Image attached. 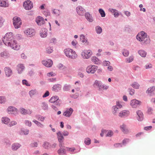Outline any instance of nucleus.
Segmentation results:
<instances>
[{
	"label": "nucleus",
	"instance_id": "1",
	"mask_svg": "<svg viewBox=\"0 0 155 155\" xmlns=\"http://www.w3.org/2000/svg\"><path fill=\"white\" fill-rule=\"evenodd\" d=\"M137 39L139 41H142L146 44L149 43L150 42V38L147 37V33L143 31H142L138 34L137 36Z\"/></svg>",
	"mask_w": 155,
	"mask_h": 155
},
{
	"label": "nucleus",
	"instance_id": "2",
	"mask_svg": "<svg viewBox=\"0 0 155 155\" xmlns=\"http://www.w3.org/2000/svg\"><path fill=\"white\" fill-rule=\"evenodd\" d=\"M65 55L68 57L71 58H75L77 56V54L75 51L72 49L68 48L64 49V51Z\"/></svg>",
	"mask_w": 155,
	"mask_h": 155
},
{
	"label": "nucleus",
	"instance_id": "3",
	"mask_svg": "<svg viewBox=\"0 0 155 155\" xmlns=\"http://www.w3.org/2000/svg\"><path fill=\"white\" fill-rule=\"evenodd\" d=\"M14 39L12 33L10 32L7 33L5 34L2 40L6 45Z\"/></svg>",
	"mask_w": 155,
	"mask_h": 155
},
{
	"label": "nucleus",
	"instance_id": "4",
	"mask_svg": "<svg viewBox=\"0 0 155 155\" xmlns=\"http://www.w3.org/2000/svg\"><path fill=\"white\" fill-rule=\"evenodd\" d=\"M6 45L10 46L13 49L16 50H19L21 48L20 46L18 44L16 41L14 39L11 42H10L9 43L7 44Z\"/></svg>",
	"mask_w": 155,
	"mask_h": 155
},
{
	"label": "nucleus",
	"instance_id": "5",
	"mask_svg": "<svg viewBox=\"0 0 155 155\" xmlns=\"http://www.w3.org/2000/svg\"><path fill=\"white\" fill-rule=\"evenodd\" d=\"M13 25L15 28L18 29L21 27V21L20 18L17 17H15L13 19Z\"/></svg>",
	"mask_w": 155,
	"mask_h": 155
},
{
	"label": "nucleus",
	"instance_id": "6",
	"mask_svg": "<svg viewBox=\"0 0 155 155\" xmlns=\"http://www.w3.org/2000/svg\"><path fill=\"white\" fill-rule=\"evenodd\" d=\"M23 6L24 8L27 10H30L33 7V3L30 0H28L24 2Z\"/></svg>",
	"mask_w": 155,
	"mask_h": 155
},
{
	"label": "nucleus",
	"instance_id": "7",
	"mask_svg": "<svg viewBox=\"0 0 155 155\" xmlns=\"http://www.w3.org/2000/svg\"><path fill=\"white\" fill-rule=\"evenodd\" d=\"M97 66L93 65H90L86 68V71L88 73L94 74L97 70Z\"/></svg>",
	"mask_w": 155,
	"mask_h": 155
},
{
	"label": "nucleus",
	"instance_id": "8",
	"mask_svg": "<svg viewBox=\"0 0 155 155\" xmlns=\"http://www.w3.org/2000/svg\"><path fill=\"white\" fill-rule=\"evenodd\" d=\"M49 101L52 103H55L56 105L58 106H59L61 105V101L59 100V97L58 96H55L52 97Z\"/></svg>",
	"mask_w": 155,
	"mask_h": 155
},
{
	"label": "nucleus",
	"instance_id": "9",
	"mask_svg": "<svg viewBox=\"0 0 155 155\" xmlns=\"http://www.w3.org/2000/svg\"><path fill=\"white\" fill-rule=\"evenodd\" d=\"M92 52L91 50H88L84 51L81 53V55L83 58L87 59L92 55Z\"/></svg>",
	"mask_w": 155,
	"mask_h": 155
},
{
	"label": "nucleus",
	"instance_id": "10",
	"mask_svg": "<svg viewBox=\"0 0 155 155\" xmlns=\"http://www.w3.org/2000/svg\"><path fill=\"white\" fill-rule=\"evenodd\" d=\"M141 104L140 101L134 99L130 101V104L132 107L136 108L140 106Z\"/></svg>",
	"mask_w": 155,
	"mask_h": 155
},
{
	"label": "nucleus",
	"instance_id": "11",
	"mask_svg": "<svg viewBox=\"0 0 155 155\" xmlns=\"http://www.w3.org/2000/svg\"><path fill=\"white\" fill-rule=\"evenodd\" d=\"M57 135L58 141L60 143L59 146L60 147H62V146L64 145L63 142L64 139V137L62 134H61L60 132H58L57 134Z\"/></svg>",
	"mask_w": 155,
	"mask_h": 155
},
{
	"label": "nucleus",
	"instance_id": "12",
	"mask_svg": "<svg viewBox=\"0 0 155 155\" xmlns=\"http://www.w3.org/2000/svg\"><path fill=\"white\" fill-rule=\"evenodd\" d=\"M24 33L27 36H31L35 35V31L34 29L31 28L25 30Z\"/></svg>",
	"mask_w": 155,
	"mask_h": 155
},
{
	"label": "nucleus",
	"instance_id": "13",
	"mask_svg": "<svg viewBox=\"0 0 155 155\" xmlns=\"http://www.w3.org/2000/svg\"><path fill=\"white\" fill-rule=\"evenodd\" d=\"M35 21L37 24L40 26L42 25L45 23L44 19L43 17L40 16H38L36 18Z\"/></svg>",
	"mask_w": 155,
	"mask_h": 155
},
{
	"label": "nucleus",
	"instance_id": "14",
	"mask_svg": "<svg viewBox=\"0 0 155 155\" xmlns=\"http://www.w3.org/2000/svg\"><path fill=\"white\" fill-rule=\"evenodd\" d=\"M42 64L47 67H51L53 64V61L51 59H48L47 60H43L42 61Z\"/></svg>",
	"mask_w": 155,
	"mask_h": 155
},
{
	"label": "nucleus",
	"instance_id": "15",
	"mask_svg": "<svg viewBox=\"0 0 155 155\" xmlns=\"http://www.w3.org/2000/svg\"><path fill=\"white\" fill-rule=\"evenodd\" d=\"M73 111V110L71 108L67 109L65 111L63 115L65 116L69 117L71 115Z\"/></svg>",
	"mask_w": 155,
	"mask_h": 155
},
{
	"label": "nucleus",
	"instance_id": "16",
	"mask_svg": "<svg viewBox=\"0 0 155 155\" xmlns=\"http://www.w3.org/2000/svg\"><path fill=\"white\" fill-rule=\"evenodd\" d=\"M138 116L137 117V120L139 121H141L143 119V114L142 112L140 110H138L136 112Z\"/></svg>",
	"mask_w": 155,
	"mask_h": 155
},
{
	"label": "nucleus",
	"instance_id": "17",
	"mask_svg": "<svg viewBox=\"0 0 155 155\" xmlns=\"http://www.w3.org/2000/svg\"><path fill=\"white\" fill-rule=\"evenodd\" d=\"M77 12L79 15H83L85 12L84 9L81 6H78L76 8Z\"/></svg>",
	"mask_w": 155,
	"mask_h": 155
},
{
	"label": "nucleus",
	"instance_id": "18",
	"mask_svg": "<svg viewBox=\"0 0 155 155\" xmlns=\"http://www.w3.org/2000/svg\"><path fill=\"white\" fill-rule=\"evenodd\" d=\"M130 114V112L128 110H124L121 111L119 114V116L121 117L124 116H127Z\"/></svg>",
	"mask_w": 155,
	"mask_h": 155
},
{
	"label": "nucleus",
	"instance_id": "19",
	"mask_svg": "<svg viewBox=\"0 0 155 155\" xmlns=\"http://www.w3.org/2000/svg\"><path fill=\"white\" fill-rule=\"evenodd\" d=\"M8 6V3L6 0H0V6L6 8Z\"/></svg>",
	"mask_w": 155,
	"mask_h": 155
},
{
	"label": "nucleus",
	"instance_id": "20",
	"mask_svg": "<svg viewBox=\"0 0 155 155\" xmlns=\"http://www.w3.org/2000/svg\"><path fill=\"white\" fill-rule=\"evenodd\" d=\"M120 128L121 131L124 133L127 134L129 132L126 125L124 124H123L120 125Z\"/></svg>",
	"mask_w": 155,
	"mask_h": 155
},
{
	"label": "nucleus",
	"instance_id": "21",
	"mask_svg": "<svg viewBox=\"0 0 155 155\" xmlns=\"http://www.w3.org/2000/svg\"><path fill=\"white\" fill-rule=\"evenodd\" d=\"M16 110L15 107L10 106L8 108L7 111L9 113L14 114L17 112Z\"/></svg>",
	"mask_w": 155,
	"mask_h": 155
},
{
	"label": "nucleus",
	"instance_id": "22",
	"mask_svg": "<svg viewBox=\"0 0 155 155\" xmlns=\"http://www.w3.org/2000/svg\"><path fill=\"white\" fill-rule=\"evenodd\" d=\"M17 70L19 74L21 73L25 69V67L22 64H18L17 65Z\"/></svg>",
	"mask_w": 155,
	"mask_h": 155
},
{
	"label": "nucleus",
	"instance_id": "23",
	"mask_svg": "<svg viewBox=\"0 0 155 155\" xmlns=\"http://www.w3.org/2000/svg\"><path fill=\"white\" fill-rule=\"evenodd\" d=\"M5 71L6 75L9 77L12 74V70L8 67H5Z\"/></svg>",
	"mask_w": 155,
	"mask_h": 155
},
{
	"label": "nucleus",
	"instance_id": "24",
	"mask_svg": "<svg viewBox=\"0 0 155 155\" xmlns=\"http://www.w3.org/2000/svg\"><path fill=\"white\" fill-rule=\"evenodd\" d=\"M48 30L45 28L42 29L40 33V35L42 38L46 37L47 35V31Z\"/></svg>",
	"mask_w": 155,
	"mask_h": 155
},
{
	"label": "nucleus",
	"instance_id": "25",
	"mask_svg": "<svg viewBox=\"0 0 155 155\" xmlns=\"http://www.w3.org/2000/svg\"><path fill=\"white\" fill-rule=\"evenodd\" d=\"M20 111L21 113L23 114H30L32 112L30 110H27L23 108L21 109Z\"/></svg>",
	"mask_w": 155,
	"mask_h": 155
},
{
	"label": "nucleus",
	"instance_id": "26",
	"mask_svg": "<svg viewBox=\"0 0 155 155\" xmlns=\"http://www.w3.org/2000/svg\"><path fill=\"white\" fill-rule=\"evenodd\" d=\"M109 10L113 14L114 16L115 17H117L119 15V14L118 12L115 9L110 8L109 9Z\"/></svg>",
	"mask_w": 155,
	"mask_h": 155
},
{
	"label": "nucleus",
	"instance_id": "27",
	"mask_svg": "<svg viewBox=\"0 0 155 155\" xmlns=\"http://www.w3.org/2000/svg\"><path fill=\"white\" fill-rule=\"evenodd\" d=\"M64 147V146L63 145L62 147H60L59 149L57 151V153L59 155H63L66 153L65 150L63 148Z\"/></svg>",
	"mask_w": 155,
	"mask_h": 155
},
{
	"label": "nucleus",
	"instance_id": "28",
	"mask_svg": "<svg viewBox=\"0 0 155 155\" xmlns=\"http://www.w3.org/2000/svg\"><path fill=\"white\" fill-rule=\"evenodd\" d=\"M85 16L87 20L90 22H92L93 21V19L92 16L88 12L85 14Z\"/></svg>",
	"mask_w": 155,
	"mask_h": 155
},
{
	"label": "nucleus",
	"instance_id": "29",
	"mask_svg": "<svg viewBox=\"0 0 155 155\" xmlns=\"http://www.w3.org/2000/svg\"><path fill=\"white\" fill-rule=\"evenodd\" d=\"M21 145L18 143H15L12 145V149L14 150H16Z\"/></svg>",
	"mask_w": 155,
	"mask_h": 155
},
{
	"label": "nucleus",
	"instance_id": "30",
	"mask_svg": "<svg viewBox=\"0 0 155 155\" xmlns=\"http://www.w3.org/2000/svg\"><path fill=\"white\" fill-rule=\"evenodd\" d=\"M2 121L5 124H7L10 122V120L8 117H5L2 118Z\"/></svg>",
	"mask_w": 155,
	"mask_h": 155
},
{
	"label": "nucleus",
	"instance_id": "31",
	"mask_svg": "<svg viewBox=\"0 0 155 155\" xmlns=\"http://www.w3.org/2000/svg\"><path fill=\"white\" fill-rule=\"evenodd\" d=\"M92 61L95 64H97L100 63V60L96 57H93L91 58Z\"/></svg>",
	"mask_w": 155,
	"mask_h": 155
},
{
	"label": "nucleus",
	"instance_id": "32",
	"mask_svg": "<svg viewBox=\"0 0 155 155\" xmlns=\"http://www.w3.org/2000/svg\"><path fill=\"white\" fill-rule=\"evenodd\" d=\"M102 84V83L101 81L97 80H96L95 81L94 83V86H97V87L99 88L101 86V85Z\"/></svg>",
	"mask_w": 155,
	"mask_h": 155
},
{
	"label": "nucleus",
	"instance_id": "33",
	"mask_svg": "<svg viewBox=\"0 0 155 155\" xmlns=\"http://www.w3.org/2000/svg\"><path fill=\"white\" fill-rule=\"evenodd\" d=\"M138 53L141 57H145L147 54V52L143 50H139Z\"/></svg>",
	"mask_w": 155,
	"mask_h": 155
},
{
	"label": "nucleus",
	"instance_id": "34",
	"mask_svg": "<svg viewBox=\"0 0 155 155\" xmlns=\"http://www.w3.org/2000/svg\"><path fill=\"white\" fill-rule=\"evenodd\" d=\"M33 122H34L35 124H36L38 127L41 128H42L44 127V125L43 124H41V123L35 120H33Z\"/></svg>",
	"mask_w": 155,
	"mask_h": 155
},
{
	"label": "nucleus",
	"instance_id": "35",
	"mask_svg": "<svg viewBox=\"0 0 155 155\" xmlns=\"http://www.w3.org/2000/svg\"><path fill=\"white\" fill-rule=\"evenodd\" d=\"M155 90V87L153 86L148 88L146 91V93L148 94L151 93Z\"/></svg>",
	"mask_w": 155,
	"mask_h": 155
},
{
	"label": "nucleus",
	"instance_id": "36",
	"mask_svg": "<svg viewBox=\"0 0 155 155\" xmlns=\"http://www.w3.org/2000/svg\"><path fill=\"white\" fill-rule=\"evenodd\" d=\"M37 92L36 90H32L29 92V94L31 97H32L37 94Z\"/></svg>",
	"mask_w": 155,
	"mask_h": 155
},
{
	"label": "nucleus",
	"instance_id": "37",
	"mask_svg": "<svg viewBox=\"0 0 155 155\" xmlns=\"http://www.w3.org/2000/svg\"><path fill=\"white\" fill-rule=\"evenodd\" d=\"M131 86L135 89H138L140 87V85L138 83L136 82H134L133 83L131 84Z\"/></svg>",
	"mask_w": 155,
	"mask_h": 155
},
{
	"label": "nucleus",
	"instance_id": "38",
	"mask_svg": "<svg viewBox=\"0 0 155 155\" xmlns=\"http://www.w3.org/2000/svg\"><path fill=\"white\" fill-rule=\"evenodd\" d=\"M53 13L57 16H59L60 14V11L57 9H54L52 11Z\"/></svg>",
	"mask_w": 155,
	"mask_h": 155
},
{
	"label": "nucleus",
	"instance_id": "39",
	"mask_svg": "<svg viewBox=\"0 0 155 155\" xmlns=\"http://www.w3.org/2000/svg\"><path fill=\"white\" fill-rule=\"evenodd\" d=\"M80 40L83 43H86L87 40L84 35H80Z\"/></svg>",
	"mask_w": 155,
	"mask_h": 155
},
{
	"label": "nucleus",
	"instance_id": "40",
	"mask_svg": "<svg viewBox=\"0 0 155 155\" xmlns=\"http://www.w3.org/2000/svg\"><path fill=\"white\" fill-rule=\"evenodd\" d=\"M96 30L97 33L98 34H100L102 32V28L98 26L96 27Z\"/></svg>",
	"mask_w": 155,
	"mask_h": 155
},
{
	"label": "nucleus",
	"instance_id": "41",
	"mask_svg": "<svg viewBox=\"0 0 155 155\" xmlns=\"http://www.w3.org/2000/svg\"><path fill=\"white\" fill-rule=\"evenodd\" d=\"M84 142L86 145H89L91 144V140L89 138H87L85 139Z\"/></svg>",
	"mask_w": 155,
	"mask_h": 155
},
{
	"label": "nucleus",
	"instance_id": "42",
	"mask_svg": "<svg viewBox=\"0 0 155 155\" xmlns=\"http://www.w3.org/2000/svg\"><path fill=\"white\" fill-rule=\"evenodd\" d=\"M61 87V85L59 84H55L53 86L52 89L53 90L55 91L56 90H58Z\"/></svg>",
	"mask_w": 155,
	"mask_h": 155
},
{
	"label": "nucleus",
	"instance_id": "43",
	"mask_svg": "<svg viewBox=\"0 0 155 155\" xmlns=\"http://www.w3.org/2000/svg\"><path fill=\"white\" fill-rule=\"evenodd\" d=\"M134 59V57L132 56L126 59V62L127 63H130Z\"/></svg>",
	"mask_w": 155,
	"mask_h": 155
},
{
	"label": "nucleus",
	"instance_id": "44",
	"mask_svg": "<svg viewBox=\"0 0 155 155\" xmlns=\"http://www.w3.org/2000/svg\"><path fill=\"white\" fill-rule=\"evenodd\" d=\"M41 107L44 110H46L48 108V104L45 102H43L41 104Z\"/></svg>",
	"mask_w": 155,
	"mask_h": 155
},
{
	"label": "nucleus",
	"instance_id": "45",
	"mask_svg": "<svg viewBox=\"0 0 155 155\" xmlns=\"http://www.w3.org/2000/svg\"><path fill=\"white\" fill-rule=\"evenodd\" d=\"M0 55L2 57H5L8 56V53L6 51H3L1 53Z\"/></svg>",
	"mask_w": 155,
	"mask_h": 155
},
{
	"label": "nucleus",
	"instance_id": "46",
	"mask_svg": "<svg viewBox=\"0 0 155 155\" xmlns=\"http://www.w3.org/2000/svg\"><path fill=\"white\" fill-rule=\"evenodd\" d=\"M99 11L101 17H104L105 16V12L103 9H100L99 10Z\"/></svg>",
	"mask_w": 155,
	"mask_h": 155
},
{
	"label": "nucleus",
	"instance_id": "47",
	"mask_svg": "<svg viewBox=\"0 0 155 155\" xmlns=\"http://www.w3.org/2000/svg\"><path fill=\"white\" fill-rule=\"evenodd\" d=\"M122 102L117 101L116 102V106H117L118 108H120L122 107Z\"/></svg>",
	"mask_w": 155,
	"mask_h": 155
},
{
	"label": "nucleus",
	"instance_id": "48",
	"mask_svg": "<svg viewBox=\"0 0 155 155\" xmlns=\"http://www.w3.org/2000/svg\"><path fill=\"white\" fill-rule=\"evenodd\" d=\"M43 14L46 16H49L50 15V12L48 10H45L43 12Z\"/></svg>",
	"mask_w": 155,
	"mask_h": 155
},
{
	"label": "nucleus",
	"instance_id": "49",
	"mask_svg": "<svg viewBox=\"0 0 155 155\" xmlns=\"http://www.w3.org/2000/svg\"><path fill=\"white\" fill-rule=\"evenodd\" d=\"M113 134V132L110 130H109L107 132V134H106V136L107 137H111Z\"/></svg>",
	"mask_w": 155,
	"mask_h": 155
},
{
	"label": "nucleus",
	"instance_id": "50",
	"mask_svg": "<svg viewBox=\"0 0 155 155\" xmlns=\"http://www.w3.org/2000/svg\"><path fill=\"white\" fill-rule=\"evenodd\" d=\"M5 101L6 99L4 97L0 96V103H3Z\"/></svg>",
	"mask_w": 155,
	"mask_h": 155
},
{
	"label": "nucleus",
	"instance_id": "51",
	"mask_svg": "<svg viewBox=\"0 0 155 155\" xmlns=\"http://www.w3.org/2000/svg\"><path fill=\"white\" fill-rule=\"evenodd\" d=\"M113 113L114 114H115L117 111H118V110L119 109L118 107L116 106H114L113 107Z\"/></svg>",
	"mask_w": 155,
	"mask_h": 155
},
{
	"label": "nucleus",
	"instance_id": "52",
	"mask_svg": "<svg viewBox=\"0 0 155 155\" xmlns=\"http://www.w3.org/2000/svg\"><path fill=\"white\" fill-rule=\"evenodd\" d=\"M108 88V86L102 85V84L99 89L101 90H107Z\"/></svg>",
	"mask_w": 155,
	"mask_h": 155
},
{
	"label": "nucleus",
	"instance_id": "53",
	"mask_svg": "<svg viewBox=\"0 0 155 155\" xmlns=\"http://www.w3.org/2000/svg\"><path fill=\"white\" fill-rule=\"evenodd\" d=\"M123 54L124 56L127 57L129 54V51L126 50H124Z\"/></svg>",
	"mask_w": 155,
	"mask_h": 155
},
{
	"label": "nucleus",
	"instance_id": "54",
	"mask_svg": "<svg viewBox=\"0 0 155 155\" xmlns=\"http://www.w3.org/2000/svg\"><path fill=\"white\" fill-rule=\"evenodd\" d=\"M43 146L45 148L48 149L49 147V144L48 142H45L44 143Z\"/></svg>",
	"mask_w": 155,
	"mask_h": 155
},
{
	"label": "nucleus",
	"instance_id": "55",
	"mask_svg": "<svg viewBox=\"0 0 155 155\" xmlns=\"http://www.w3.org/2000/svg\"><path fill=\"white\" fill-rule=\"evenodd\" d=\"M29 130H22L21 132V134H24L25 135H27L28 134Z\"/></svg>",
	"mask_w": 155,
	"mask_h": 155
},
{
	"label": "nucleus",
	"instance_id": "56",
	"mask_svg": "<svg viewBox=\"0 0 155 155\" xmlns=\"http://www.w3.org/2000/svg\"><path fill=\"white\" fill-rule=\"evenodd\" d=\"M53 50L51 47H48L47 48L46 51L47 53H50L53 52Z\"/></svg>",
	"mask_w": 155,
	"mask_h": 155
},
{
	"label": "nucleus",
	"instance_id": "57",
	"mask_svg": "<svg viewBox=\"0 0 155 155\" xmlns=\"http://www.w3.org/2000/svg\"><path fill=\"white\" fill-rule=\"evenodd\" d=\"M25 124L29 127L31 126V122L28 120H26L25 121Z\"/></svg>",
	"mask_w": 155,
	"mask_h": 155
},
{
	"label": "nucleus",
	"instance_id": "58",
	"mask_svg": "<svg viewBox=\"0 0 155 155\" xmlns=\"http://www.w3.org/2000/svg\"><path fill=\"white\" fill-rule=\"evenodd\" d=\"M22 83L23 84H25L27 86H29L30 85L28 81L25 80H22Z\"/></svg>",
	"mask_w": 155,
	"mask_h": 155
},
{
	"label": "nucleus",
	"instance_id": "59",
	"mask_svg": "<svg viewBox=\"0 0 155 155\" xmlns=\"http://www.w3.org/2000/svg\"><path fill=\"white\" fill-rule=\"evenodd\" d=\"M38 145V143L36 142L32 143L31 144V146L32 147H37Z\"/></svg>",
	"mask_w": 155,
	"mask_h": 155
},
{
	"label": "nucleus",
	"instance_id": "60",
	"mask_svg": "<svg viewBox=\"0 0 155 155\" xmlns=\"http://www.w3.org/2000/svg\"><path fill=\"white\" fill-rule=\"evenodd\" d=\"M4 21L3 18L2 17L0 16V27L2 26Z\"/></svg>",
	"mask_w": 155,
	"mask_h": 155
},
{
	"label": "nucleus",
	"instance_id": "61",
	"mask_svg": "<svg viewBox=\"0 0 155 155\" xmlns=\"http://www.w3.org/2000/svg\"><path fill=\"white\" fill-rule=\"evenodd\" d=\"M110 62L108 61H104L103 65L104 66H107L109 65Z\"/></svg>",
	"mask_w": 155,
	"mask_h": 155
},
{
	"label": "nucleus",
	"instance_id": "62",
	"mask_svg": "<svg viewBox=\"0 0 155 155\" xmlns=\"http://www.w3.org/2000/svg\"><path fill=\"white\" fill-rule=\"evenodd\" d=\"M49 95V93L48 91H46V92L43 95V97L44 98L48 96Z\"/></svg>",
	"mask_w": 155,
	"mask_h": 155
},
{
	"label": "nucleus",
	"instance_id": "63",
	"mask_svg": "<svg viewBox=\"0 0 155 155\" xmlns=\"http://www.w3.org/2000/svg\"><path fill=\"white\" fill-rule=\"evenodd\" d=\"M114 146L116 148L118 147H122V146L121 143H116L114 145Z\"/></svg>",
	"mask_w": 155,
	"mask_h": 155
},
{
	"label": "nucleus",
	"instance_id": "64",
	"mask_svg": "<svg viewBox=\"0 0 155 155\" xmlns=\"http://www.w3.org/2000/svg\"><path fill=\"white\" fill-rule=\"evenodd\" d=\"M129 142V139H125L122 141V144L124 145L126 144L127 143Z\"/></svg>",
	"mask_w": 155,
	"mask_h": 155
}]
</instances>
